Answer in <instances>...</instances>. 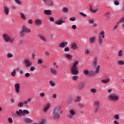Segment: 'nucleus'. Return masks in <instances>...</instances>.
Masks as SVG:
<instances>
[{"mask_svg": "<svg viewBox=\"0 0 124 124\" xmlns=\"http://www.w3.org/2000/svg\"><path fill=\"white\" fill-rule=\"evenodd\" d=\"M17 116H25V114H29L30 111L28 110L24 109L23 111L22 109H19L18 111L16 110V112Z\"/></svg>", "mask_w": 124, "mask_h": 124, "instance_id": "f257e3e1", "label": "nucleus"}, {"mask_svg": "<svg viewBox=\"0 0 124 124\" xmlns=\"http://www.w3.org/2000/svg\"><path fill=\"white\" fill-rule=\"evenodd\" d=\"M52 115H53L54 120H59L61 118L60 112L56 109L53 111Z\"/></svg>", "mask_w": 124, "mask_h": 124, "instance_id": "f03ea898", "label": "nucleus"}, {"mask_svg": "<svg viewBox=\"0 0 124 124\" xmlns=\"http://www.w3.org/2000/svg\"><path fill=\"white\" fill-rule=\"evenodd\" d=\"M101 37H102V38H104L105 37L104 31H102V32H101L100 33V35L98 37L99 44H101V43H102V38H101Z\"/></svg>", "mask_w": 124, "mask_h": 124, "instance_id": "7ed1b4c3", "label": "nucleus"}, {"mask_svg": "<svg viewBox=\"0 0 124 124\" xmlns=\"http://www.w3.org/2000/svg\"><path fill=\"white\" fill-rule=\"evenodd\" d=\"M3 37L5 41H6V42H9V41H10V42H11L12 41V40L10 38V37H9V36L7 35V34H3Z\"/></svg>", "mask_w": 124, "mask_h": 124, "instance_id": "20e7f679", "label": "nucleus"}, {"mask_svg": "<svg viewBox=\"0 0 124 124\" xmlns=\"http://www.w3.org/2000/svg\"><path fill=\"white\" fill-rule=\"evenodd\" d=\"M108 98L110 99V100H112V101H116L117 100H119V97L114 95H110L108 97Z\"/></svg>", "mask_w": 124, "mask_h": 124, "instance_id": "39448f33", "label": "nucleus"}, {"mask_svg": "<svg viewBox=\"0 0 124 124\" xmlns=\"http://www.w3.org/2000/svg\"><path fill=\"white\" fill-rule=\"evenodd\" d=\"M71 72L74 74V75H77L79 73V71L77 67H71Z\"/></svg>", "mask_w": 124, "mask_h": 124, "instance_id": "423d86ee", "label": "nucleus"}, {"mask_svg": "<svg viewBox=\"0 0 124 124\" xmlns=\"http://www.w3.org/2000/svg\"><path fill=\"white\" fill-rule=\"evenodd\" d=\"M22 32H31V30L28 29L26 26H23L22 28Z\"/></svg>", "mask_w": 124, "mask_h": 124, "instance_id": "0eeeda50", "label": "nucleus"}, {"mask_svg": "<svg viewBox=\"0 0 124 124\" xmlns=\"http://www.w3.org/2000/svg\"><path fill=\"white\" fill-rule=\"evenodd\" d=\"M67 44H68V43H67V42H61L59 44V46L61 48H64V47H65V46H66V45H67Z\"/></svg>", "mask_w": 124, "mask_h": 124, "instance_id": "6e6552de", "label": "nucleus"}, {"mask_svg": "<svg viewBox=\"0 0 124 124\" xmlns=\"http://www.w3.org/2000/svg\"><path fill=\"white\" fill-rule=\"evenodd\" d=\"M15 89H16V93H19V92L20 90V84L19 83H16L15 85Z\"/></svg>", "mask_w": 124, "mask_h": 124, "instance_id": "1a4fd4ad", "label": "nucleus"}, {"mask_svg": "<svg viewBox=\"0 0 124 124\" xmlns=\"http://www.w3.org/2000/svg\"><path fill=\"white\" fill-rule=\"evenodd\" d=\"M45 14L46 15H52V11L49 10H45L44 11Z\"/></svg>", "mask_w": 124, "mask_h": 124, "instance_id": "9d476101", "label": "nucleus"}, {"mask_svg": "<svg viewBox=\"0 0 124 124\" xmlns=\"http://www.w3.org/2000/svg\"><path fill=\"white\" fill-rule=\"evenodd\" d=\"M24 62L26 63L27 66H31V63L30 62V61L25 59H24Z\"/></svg>", "mask_w": 124, "mask_h": 124, "instance_id": "9b49d317", "label": "nucleus"}, {"mask_svg": "<svg viewBox=\"0 0 124 124\" xmlns=\"http://www.w3.org/2000/svg\"><path fill=\"white\" fill-rule=\"evenodd\" d=\"M4 12H5L6 15H8V14L9 13L8 7H7V6H4Z\"/></svg>", "mask_w": 124, "mask_h": 124, "instance_id": "f8f14e48", "label": "nucleus"}, {"mask_svg": "<svg viewBox=\"0 0 124 124\" xmlns=\"http://www.w3.org/2000/svg\"><path fill=\"white\" fill-rule=\"evenodd\" d=\"M43 2L45 4H47V2L46 1V0H43ZM47 5L49 6H53V2L51 1V0H49V3L47 4Z\"/></svg>", "mask_w": 124, "mask_h": 124, "instance_id": "ddd939ff", "label": "nucleus"}, {"mask_svg": "<svg viewBox=\"0 0 124 124\" xmlns=\"http://www.w3.org/2000/svg\"><path fill=\"white\" fill-rule=\"evenodd\" d=\"M96 74V72L93 71H89V76H94V75H95Z\"/></svg>", "mask_w": 124, "mask_h": 124, "instance_id": "4468645a", "label": "nucleus"}, {"mask_svg": "<svg viewBox=\"0 0 124 124\" xmlns=\"http://www.w3.org/2000/svg\"><path fill=\"white\" fill-rule=\"evenodd\" d=\"M25 123H26V124H30L32 122V120H31L29 118H25L24 119Z\"/></svg>", "mask_w": 124, "mask_h": 124, "instance_id": "2eb2a0df", "label": "nucleus"}, {"mask_svg": "<svg viewBox=\"0 0 124 124\" xmlns=\"http://www.w3.org/2000/svg\"><path fill=\"white\" fill-rule=\"evenodd\" d=\"M50 71L51 73L53 75H56L57 74V70H56L54 68H50Z\"/></svg>", "mask_w": 124, "mask_h": 124, "instance_id": "dca6fc26", "label": "nucleus"}, {"mask_svg": "<svg viewBox=\"0 0 124 124\" xmlns=\"http://www.w3.org/2000/svg\"><path fill=\"white\" fill-rule=\"evenodd\" d=\"M95 38H96L95 37H93L92 38H90L89 41L90 43L92 44L94 42V40H95Z\"/></svg>", "mask_w": 124, "mask_h": 124, "instance_id": "f3484780", "label": "nucleus"}, {"mask_svg": "<svg viewBox=\"0 0 124 124\" xmlns=\"http://www.w3.org/2000/svg\"><path fill=\"white\" fill-rule=\"evenodd\" d=\"M71 47L73 49V50H76V49H77V48H78L77 47V45H76V44H75V43L72 44Z\"/></svg>", "mask_w": 124, "mask_h": 124, "instance_id": "a211bd4d", "label": "nucleus"}, {"mask_svg": "<svg viewBox=\"0 0 124 124\" xmlns=\"http://www.w3.org/2000/svg\"><path fill=\"white\" fill-rule=\"evenodd\" d=\"M49 108H50V105L47 104L46 106L44 108V112H47V110H48Z\"/></svg>", "mask_w": 124, "mask_h": 124, "instance_id": "6ab92c4d", "label": "nucleus"}, {"mask_svg": "<svg viewBox=\"0 0 124 124\" xmlns=\"http://www.w3.org/2000/svg\"><path fill=\"white\" fill-rule=\"evenodd\" d=\"M35 22L37 26H39V25H40V24H41V20L40 19H36Z\"/></svg>", "mask_w": 124, "mask_h": 124, "instance_id": "aec40b11", "label": "nucleus"}, {"mask_svg": "<svg viewBox=\"0 0 124 124\" xmlns=\"http://www.w3.org/2000/svg\"><path fill=\"white\" fill-rule=\"evenodd\" d=\"M108 82H110V78L102 80V83H104V84H106V83H108Z\"/></svg>", "mask_w": 124, "mask_h": 124, "instance_id": "412c9836", "label": "nucleus"}, {"mask_svg": "<svg viewBox=\"0 0 124 124\" xmlns=\"http://www.w3.org/2000/svg\"><path fill=\"white\" fill-rule=\"evenodd\" d=\"M90 10L91 12H93V13H96L97 11V9L93 10L92 7L90 8Z\"/></svg>", "mask_w": 124, "mask_h": 124, "instance_id": "4be33fe9", "label": "nucleus"}, {"mask_svg": "<svg viewBox=\"0 0 124 124\" xmlns=\"http://www.w3.org/2000/svg\"><path fill=\"white\" fill-rule=\"evenodd\" d=\"M63 23V20H60L56 22L57 25H62Z\"/></svg>", "mask_w": 124, "mask_h": 124, "instance_id": "5701e85b", "label": "nucleus"}, {"mask_svg": "<svg viewBox=\"0 0 124 124\" xmlns=\"http://www.w3.org/2000/svg\"><path fill=\"white\" fill-rule=\"evenodd\" d=\"M96 62H97V60L96 59H95L93 62V66H94V68L96 67V64H97Z\"/></svg>", "mask_w": 124, "mask_h": 124, "instance_id": "b1692460", "label": "nucleus"}, {"mask_svg": "<svg viewBox=\"0 0 124 124\" xmlns=\"http://www.w3.org/2000/svg\"><path fill=\"white\" fill-rule=\"evenodd\" d=\"M95 107H96L97 108H98L99 107V103L98 102H95L94 103Z\"/></svg>", "mask_w": 124, "mask_h": 124, "instance_id": "393cba45", "label": "nucleus"}, {"mask_svg": "<svg viewBox=\"0 0 124 124\" xmlns=\"http://www.w3.org/2000/svg\"><path fill=\"white\" fill-rule=\"evenodd\" d=\"M62 10L63 12H68V9L66 7H64L62 9Z\"/></svg>", "mask_w": 124, "mask_h": 124, "instance_id": "a878e982", "label": "nucleus"}, {"mask_svg": "<svg viewBox=\"0 0 124 124\" xmlns=\"http://www.w3.org/2000/svg\"><path fill=\"white\" fill-rule=\"evenodd\" d=\"M118 64H119L120 65H124V62L121 60V61H119L118 62Z\"/></svg>", "mask_w": 124, "mask_h": 124, "instance_id": "bb28decb", "label": "nucleus"}, {"mask_svg": "<svg viewBox=\"0 0 124 124\" xmlns=\"http://www.w3.org/2000/svg\"><path fill=\"white\" fill-rule=\"evenodd\" d=\"M65 57H66V58H67L69 60L71 59V58H72V56L71 55H69V54H66L65 55Z\"/></svg>", "mask_w": 124, "mask_h": 124, "instance_id": "cd10ccee", "label": "nucleus"}, {"mask_svg": "<svg viewBox=\"0 0 124 124\" xmlns=\"http://www.w3.org/2000/svg\"><path fill=\"white\" fill-rule=\"evenodd\" d=\"M84 73L85 74V75H89L90 71H89L88 70H86L84 71Z\"/></svg>", "mask_w": 124, "mask_h": 124, "instance_id": "c85d7f7f", "label": "nucleus"}, {"mask_svg": "<svg viewBox=\"0 0 124 124\" xmlns=\"http://www.w3.org/2000/svg\"><path fill=\"white\" fill-rule=\"evenodd\" d=\"M39 38L42 40V41H46V39H45V38H44L43 36L40 35Z\"/></svg>", "mask_w": 124, "mask_h": 124, "instance_id": "c756f323", "label": "nucleus"}, {"mask_svg": "<svg viewBox=\"0 0 124 124\" xmlns=\"http://www.w3.org/2000/svg\"><path fill=\"white\" fill-rule=\"evenodd\" d=\"M12 76H13V77H15V75H16V70H14L13 72H12L11 74Z\"/></svg>", "mask_w": 124, "mask_h": 124, "instance_id": "7c9ffc66", "label": "nucleus"}, {"mask_svg": "<svg viewBox=\"0 0 124 124\" xmlns=\"http://www.w3.org/2000/svg\"><path fill=\"white\" fill-rule=\"evenodd\" d=\"M118 56L122 57L123 56V50H120L118 53Z\"/></svg>", "mask_w": 124, "mask_h": 124, "instance_id": "2f4dec72", "label": "nucleus"}, {"mask_svg": "<svg viewBox=\"0 0 124 124\" xmlns=\"http://www.w3.org/2000/svg\"><path fill=\"white\" fill-rule=\"evenodd\" d=\"M100 67V65H98L97 68L96 69L95 72L96 73H98L99 72V68Z\"/></svg>", "mask_w": 124, "mask_h": 124, "instance_id": "473e14b6", "label": "nucleus"}, {"mask_svg": "<svg viewBox=\"0 0 124 124\" xmlns=\"http://www.w3.org/2000/svg\"><path fill=\"white\" fill-rule=\"evenodd\" d=\"M80 89H83L85 87V84L84 83H80L79 84Z\"/></svg>", "mask_w": 124, "mask_h": 124, "instance_id": "72a5a7b5", "label": "nucleus"}, {"mask_svg": "<svg viewBox=\"0 0 124 124\" xmlns=\"http://www.w3.org/2000/svg\"><path fill=\"white\" fill-rule=\"evenodd\" d=\"M45 123H46V121L45 120V119H43V120H42V121L39 122V124H45Z\"/></svg>", "mask_w": 124, "mask_h": 124, "instance_id": "f704fd0d", "label": "nucleus"}, {"mask_svg": "<svg viewBox=\"0 0 124 124\" xmlns=\"http://www.w3.org/2000/svg\"><path fill=\"white\" fill-rule=\"evenodd\" d=\"M64 52H69V48L68 47H65L64 49Z\"/></svg>", "mask_w": 124, "mask_h": 124, "instance_id": "c9c22d12", "label": "nucleus"}, {"mask_svg": "<svg viewBox=\"0 0 124 124\" xmlns=\"http://www.w3.org/2000/svg\"><path fill=\"white\" fill-rule=\"evenodd\" d=\"M80 99H81V98H80V97H77L76 99L75 102H79V101H80Z\"/></svg>", "mask_w": 124, "mask_h": 124, "instance_id": "e433bc0d", "label": "nucleus"}, {"mask_svg": "<svg viewBox=\"0 0 124 124\" xmlns=\"http://www.w3.org/2000/svg\"><path fill=\"white\" fill-rule=\"evenodd\" d=\"M79 14H80V15H81V16H82V17H87V15L84 14L83 13L80 12Z\"/></svg>", "mask_w": 124, "mask_h": 124, "instance_id": "4c0bfd02", "label": "nucleus"}, {"mask_svg": "<svg viewBox=\"0 0 124 124\" xmlns=\"http://www.w3.org/2000/svg\"><path fill=\"white\" fill-rule=\"evenodd\" d=\"M49 84L50 85V86H51L52 87H54V86H55V83H54L53 81H50L49 82Z\"/></svg>", "mask_w": 124, "mask_h": 124, "instance_id": "58836bf2", "label": "nucleus"}, {"mask_svg": "<svg viewBox=\"0 0 124 124\" xmlns=\"http://www.w3.org/2000/svg\"><path fill=\"white\" fill-rule=\"evenodd\" d=\"M78 79V76H74L73 77V79L75 81H76Z\"/></svg>", "mask_w": 124, "mask_h": 124, "instance_id": "ea45409f", "label": "nucleus"}, {"mask_svg": "<svg viewBox=\"0 0 124 124\" xmlns=\"http://www.w3.org/2000/svg\"><path fill=\"white\" fill-rule=\"evenodd\" d=\"M30 76H31V74H30V73H26L25 74V77L28 78V77H30Z\"/></svg>", "mask_w": 124, "mask_h": 124, "instance_id": "a19ab883", "label": "nucleus"}, {"mask_svg": "<svg viewBox=\"0 0 124 124\" xmlns=\"http://www.w3.org/2000/svg\"><path fill=\"white\" fill-rule=\"evenodd\" d=\"M77 64H78V62H75L72 67H76Z\"/></svg>", "mask_w": 124, "mask_h": 124, "instance_id": "79ce46f5", "label": "nucleus"}, {"mask_svg": "<svg viewBox=\"0 0 124 124\" xmlns=\"http://www.w3.org/2000/svg\"><path fill=\"white\" fill-rule=\"evenodd\" d=\"M13 57V56L12 55V54L11 53H8L7 54V57L8 58H12Z\"/></svg>", "mask_w": 124, "mask_h": 124, "instance_id": "37998d69", "label": "nucleus"}, {"mask_svg": "<svg viewBox=\"0 0 124 124\" xmlns=\"http://www.w3.org/2000/svg\"><path fill=\"white\" fill-rule=\"evenodd\" d=\"M43 62L42 61V60L41 59H39L38 60V63H39V64H41V63H42Z\"/></svg>", "mask_w": 124, "mask_h": 124, "instance_id": "c03bdc74", "label": "nucleus"}, {"mask_svg": "<svg viewBox=\"0 0 124 124\" xmlns=\"http://www.w3.org/2000/svg\"><path fill=\"white\" fill-rule=\"evenodd\" d=\"M23 104L22 103L19 102L18 103V107H23Z\"/></svg>", "mask_w": 124, "mask_h": 124, "instance_id": "a18cd8bd", "label": "nucleus"}, {"mask_svg": "<svg viewBox=\"0 0 124 124\" xmlns=\"http://www.w3.org/2000/svg\"><path fill=\"white\" fill-rule=\"evenodd\" d=\"M91 92L93 93H96V90H95V89H91Z\"/></svg>", "mask_w": 124, "mask_h": 124, "instance_id": "49530a36", "label": "nucleus"}, {"mask_svg": "<svg viewBox=\"0 0 124 124\" xmlns=\"http://www.w3.org/2000/svg\"><path fill=\"white\" fill-rule=\"evenodd\" d=\"M21 17L24 19V20H25V19H26V16H25V15H24V14H21Z\"/></svg>", "mask_w": 124, "mask_h": 124, "instance_id": "de8ad7c7", "label": "nucleus"}, {"mask_svg": "<svg viewBox=\"0 0 124 124\" xmlns=\"http://www.w3.org/2000/svg\"><path fill=\"white\" fill-rule=\"evenodd\" d=\"M70 113L71 114V115H75V111H74V110H70Z\"/></svg>", "mask_w": 124, "mask_h": 124, "instance_id": "09e8293b", "label": "nucleus"}, {"mask_svg": "<svg viewBox=\"0 0 124 124\" xmlns=\"http://www.w3.org/2000/svg\"><path fill=\"white\" fill-rule=\"evenodd\" d=\"M119 115L116 114L115 115V120H119Z\"/></svg>", "mask_w": 124, "mask_h": 124, "instance_id": "8fccbe9b", "label": "nucleus"}, {"mask_svg": "<svg viewBox=\"0 0 124 124\" xmlns=\"http://www.w3.org/2000/svg\"><path fill=\"white\" fill-rule=\"evenodd\" d=\"M93 19H90L89 20V23H90V24H93Z\"/></svg>", "mask_w": 124, "mask_h": 124, "instance_id": "3c124183", "label": "nucleus"}, {"mask_svg": "<svg viewBox=\"0 0 124 124\" xmlns=\"http://www.w3.org/2000/svg\"><path fill=\"white\" fill-rule=\"evenodd\" d=\"M34 69H35V67H33V66H31L30 68V70L31 71H33V70H34Z\"/></svg>", "mask_w": 124, "mask_h": 124, "instance_id": "603ef678", "label": "nucleus"}, {"mask_svg": "<svg viewBox=\"0 0 124 124\" xmlns=\"http://www.w3.org/2000/svg\"><path fill=\"white\" fill-rule=\"evenodd\" d=\"M72 28L74 30H76V28H77V26H76V25H72Z\"/></svg>", "mask_w": 124, "mask_h": 124, "instance_id": "864d4df0", "label": "nucleus"}, {"mask_svg": "<svg viewBox=\"0 0 124 124\" xmlns=\"http://www.w3.org/2000/svg\"><path fill=\"white\" fill-rule=\"evenodd\" d=\"M114 4H115V5H119V4H120V3H119V1H115L114 2Z\"/></svg>", "mask_w": 124, "mask_h": 124, "instance_id": "5fc2aeb1", "label": "nucleus"}, {"mask_svg": "<svg viewBox=\"0 0 124 124\" xmlns=\"http://www.w3.org/2000/svg\"><path fill=\"white\" fill-rule=\"evenodd\" d=\"M24 32H23V31H22V32L20 33V36H24L25 35V34L24 33Z\"/></svg>", "mask_w": 124, "mask_h": 124, "instance_id": "6e6d98bb", "label": "nucleus"}, {"mask_svg": "<svg viewBox=\"0 0 124 124\" xmlns=\"http://www.w3.org/2000/svg\"><path fill=\"white\" fill-rule=\"evenodd\" d=\"M40 96H42V97H44L45 96V95L44 94V93H41L40 94Z\"/></svg>", "mask_w": 124, "mask_h": 124, "instance_id": "4d7b16f0", "label": "nucleus"}, {"mask_svg": "<svg viewBox=\"0 0 124 124\" xmlns=\"http://www.w3.org/2000/svg\"><path fill=\"white\" fill-rule=\"evenodd\" d=\"M75 19V17H71L69 19L70 21H74Z\"/></svg>", "mask_w": 124, "mask_h": 124, "instance_id": "13d9d810", "label": "nucleus"}, {"mask_svg": "<svg viewBox=\"0 0 124 124\" xmlns=\"http://www.w3.org/2000/svg\"><path fill=\"white\" fill-rule=\"evenodd\" d=\"M49 20H50V21H51V22H54V17H50V18H49Z\"/></svg>", "mask_w": 124, "mask_h": 124, "instance_id": "bf43d9fd", "label": "nucleus"}, {"mask_svg": "<svg viewBox=\"0 0 124 124\" xmlns=\"http://www.w3.org/2000/svg\"><path fill=\"white\" fill-rule=\"evenodd\" d=\"M8 122H9V123H12V118H9L8 119Z\"/></svg>", "mask_w": 124, "mask_h": 124, "instance_id": "052dcab7", "label": "nucleus"}, {"mask_svg": "<svg viewBox=\"0 0 124 124\" xmlns=\"http://www.w3.org/2000/svg\"><path fill=\"white\" fill-rule=\"evenodd\" d=\"M28 23H29V24H32V20L30 19L28 21Z\"/></svg>", "mask_w": 124, "mask_h": 124, "instance_id": "680f3d73", "label": "nucleus"}, {"mask_svg": "<svg viewBox=\"0 0 124 124\" xmlns=\"http://www.w3.org/2000/svg\"><path fill=\"white\" fill-rule=\"evenodd\" d=\"M52 97L54 98H57V95L56 94H54L52 96Z\"/></svg>", "mask_w": 124, "mask_h": 124, "instance_id": "e2e57ef3", "label": "nucleus"}, {"mask_svg": "<svg viewBox=\"0 0 124 124\" xmlns=\"http://www.w3.org/2000/svg\"><path fill=\"white\" fill-rule=\"evenodd\" d=\"M31 98H28L27 100H26L27 102H30V101H31Z\"/></svg>", "mask_w": 124, "mask_h": 124, "instance_id": "0e129e2a", "label": "nucleus"}, {"mask_svg": "<svg viewBox=\"0 0 124 124\" xmlns=\"http://www.w3.org/2000/svg\"><path fill=\"white\" fill-rule=\"evenodd\" d=\"M113 124H119V122H118V121H115L113 122Z\"/></svg>", "mask_w": 124, "mask_h": 124, "instance_id": "69168bd1", "label": "nucleus"}, {"mask_svg": "<svg viewBox=\"0 0 124 124\" xmlns=\"http://www.w3.org/2000/svg\"><path fill=\"white\" fill-rule=\"evenodd\" d=\"M118 28V25H115L114 27L113 28V30H116Z\"/></svg>", "mask_w": 124, "mask_h": 124, "instance_id": "338daca9", "label": "nucleus"}, {"mask_svg": "<svg viewBox=\"0 0 124 124\" xmlns=\"http://www.w3.org/2000/svg\"><path fill=\"white\" fill-rule=\"evenodd\" d=\"M32 57L33 58V59H34V57H35V54L32 53Z\"/></svg>", "mask_w": 124, "mask_h": 124, "instance_id": "774afa93", "label": "nucleus"}]
</instances>
